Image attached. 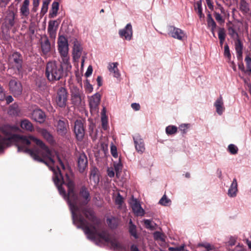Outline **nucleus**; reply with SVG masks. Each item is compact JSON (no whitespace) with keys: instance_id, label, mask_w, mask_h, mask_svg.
<instances>
[{"instance_id":"1","label":"nucleus","mask_w":251,"mask_h":251,"mask_svg":"<svg viewBox=\"0 0 251 251\" xmlns=\"http://www.w3.org/2000/svg\"><path fill=\"white\" fill-rule=\"evenodd\" d=\"M52 179L60 194L67 200L74 224L78 228L81 229L79 226L78 222L79 218L81 217L85 219L89 223H91L84 212V209H90L95 212L92 208L85 207L91 199L88 189L85 186H82L77 195L75 191L74 182L70 178L68 174H66L65 177H63L58 168L57 172H54Z\"/></svg>"},{"instance_id":"2","label":"nucleus","mask_w":251,"mask_h":251,"mask_svg":"<svg viewBox=\"0 0 251 251\" xmlns=\"http://www.w3.org/2000/svg\"><path fill=\"white\" fill-rule=\"evenodd\" d=\"M19 130V127L14 125L6 124L0 127V153L10 146L12 142L19 139L21 140L24 145L26 146L30 145L31 141H32L38 146V148L30 149L20 145L18 147V151L29 153L35 160L43 163L47 166L54 163L51 151L42 141L33 136H20L17 134Z\"/></svg>"},{"instance_id":"3","label":"nucleus","mask_w":251,"mask_h":251,"mask_svg":"<svg viewBox=\"0 0 251 251\" xmlns=\"http://www.w3.org/2000/svg\"><path fill=\"white\" fill-rule=\"evenodd\" d=\"M84 214L90 221L89 223L82 217L79 218V226L83 230L87 238L93 241L101 239L105 242L109 243L114 250H121L124 249L123 245L116 239L112 238L108 232L101 228V221L97 217L95 212L90 209H84Z\"/></svg>"},{"instance_id":"4","label":"nucleus","mask_w":251,"mask_h":251,"mask_svg":"<svg viewBox=\"0 0 251 251\" xmlns=\"http://www.w3.org/2000/svg\"><path fill=\"white\" fill-rule=\"evenodd\" d=\"M45 75L50 81L59 80L63 75L61 64L55 61L49 62L46 65Z\"/></svg>"},{"instance_id":"5","label":"nucleus","mask_w":251,"mask_h":251,"mask_svg":"<svg viewBox=\"0 0 251 251\" xmlns=\"http://www.w3.org/2000/svg\"><path fill=\"white\" fill-rule=\"evenodd\" d=\"M71 102L75 106L80 107L85 103V95L81 89L76 86L70 87Z\"/></svg>"},{"instance_id":"6","label":"nucleus","mask_w":251,"mask_h":251,"mask_svg":"<svg viewBox=\"0 0 251 251\" xmlns=\"http://www.w3.org/2000/svg\"><path fill=\"white\" fill-rule=\"evenodd\" d=\"M23 58L22 54L17 52H14L8 57V65L9 67L16 71L18 74L22 75L23 69Z\"/></svg>"},{"instance_id":"7","label":"nucleus","mask_w":251,"mask_h":251,"mask_svg":"<svg viewBox=\"0 0 251 251\" xmlns=\"http://www.w3.org/2000/svg\"><path fill=\"white\" fill-rule=\"evenodd\" d=\"M68 97L67 90L64 87H59L56 90L55 102L56 105L60 108H65L67 105Z\"/></svg>"},{"instance_id":"8","label":"nucleus","mask_w":251,"mask_h":251,"mask_svg":"<svg viewBox=\"0 0 251 251\" xmlns=\"http://www.w3.org/2000/svg\"><path fill=\"white\" fill-rule=\"evenodd\" d=\"M9 87L10 92L14 97L20 96L22 93V85L16 77H13L10 80Z\"/></svg>"},{"instance_id":"9","label":"nucleus","mask_w":251,"mask_h":251,"mask_svg":"<svg viewBox=\"0 0 251 251\" xmlns=\"http://www.w3.org/2000/svg\"><path fill=\"white\" fill-rule=\"evenodd\" d=\"M40 45V53L42 56H47L51 51V47L48 37L44 35L41 36L39 40Z\"/></svg>"},{"instance_id":"10","label":"nucleus","mask_w":251,"mask_h":251,"mask_svg":"<svg viewBox=\"0 0 251 251\" xmlns=\"http://www.w3.org/2000/svg\"><path fill=\"white\" fill-rule=\"evenodd\" d=\"M74 131L76 139L79 141H82L85 135V128L83 122L77 120L74 123Z\"/></svg>"},{"instance_id":"11","label":"nucleus","mask_w":251,"mask_h":251,"mask_svg":"<svg viewBox=\"0 0 251 251\" xmlns=\"http://www.w3.org/2000/svg\"><path fill=\"white\" fill-rule=\"evenodd\" d=\"M58 50L60 54H68L69 44L68 39L64 35H59L57 41Z\"/></svg>"},{"instance_id":"12","label":"nucleus","mask_w":251,"mask_h":251,"mask_svg":"<svg viewBox=\"0 0 251 251\" xmlns=\"http://www.w3.org/2000/svg\"><path fill=\"white\" fill-rule=\"evenodd\" d=\"M77 166L79 172L83 173L88 166V159L84 153H79L77 156Z\"/></svg>"},{"instance_id":"13","label":"nucleus","mask_w":251,"mask_h":251,"mask_svg":"<svg viewBox=\"0 0 251 251\" xmlns=\"http://www.w3.org/2000/svg\"><path fill=\"white\" fill-rule=\"evenodd\" d=\"M168 34L173 38L182 40L185 36L184 32L180 28L174 26L168 27Z\"/></svg>"},{"instance_id":"14","label":"nucleus","mask_w":251,"mask_h":251,"mask_svg":"<svg viewBox=\"0 0 251 251\" xmlns=\"http://www.w3.org/2000/svg\"><path fill=\"white\" fill-rule=\"evenodd\" d=\"M134 143L136 151L141 154L143 153L145 150V144L143 139L141 138L139 134H137L133 137Z\"/></svg>"},{"instance_id":"15","label":"nucleus","mask_w":251,"mask_h":251,"mask_svg":"<svg viewBox=\"0 0 251 251\" xmlns=\"http://www.w3.org/2000/svg\"><path fill=\"white\" fill-rule=\"evenodd\" d=\"M68 127L69 125L67 121L59 120L57 122L56 126L57 132L59 135L65 136L67 133Z\"/></svg>"},{"instance_id":"16","label":"nucleus","mask_w":251,"mask_h":251,"mask_svg":"<svg viewBox=\"0 0 251 251\" xmlns=\"http://www.w3.org/2000/svg\"><path fill=\"white\" fill-rule=\"evenodd\" d=\"M119 33L121 37L127 40H130L132 36L131 25L130 23L127 24L125 28L120 30Z\"/></svg>"},{"instance_id":"17","label":"nucleus","mask_w":251,"mask_h":251,"mask_svg":"<svg viewBox=\"0 0 251 251\" xmlns=\"http://www.w3.org/2000/svg\"><path fill=\"white\" fill-rule=\"evenodd\" d=\"M31 117L32 119L40 124L43 123L46 119L45 113L40 109L34 110Z\"/></svg>"},{"instance_id":"18","label":"nucleus","mask_w":251,"mask_h":251,"mask_svg":"<svg viewBox=\"0 0 251 251\" xmlns=\"http://www.w3.org/2000/svg\"><path fill=\"white\" fill-rule=\"evenodd\" d=\"M29 0H24L20 9V13L22 18H27L29 14Z\"/></svg>"},{"instance_id":"19","label":"nucleus","mask_w":251,"mask_h":251,"mask_svg":"<svg viewBox=\"0 0 251 251\" xmlns=\"http://www.w3.org/2000/svg\"><path fill=\"white\" fill-rule=\"evenodd\" d=\"M235 48L236 51L237 57L239 60L242 59L243 45L239 38L235 41Z\"/></svg>"},{"instance_id":"20","label":"nucleus","mask_w":251,"mask_h":251,"mask_svg":"<svg viewBox=\"0 0 251 251\" xmlns=\"http://www.w3.org/2000/svg\"><path fill=\"white\" fill-rule=\"evenodd\" d=\"M100 95L99 93L94 95L89 100V105L91 108H96L100 104Z\"/></svg>"},{"instance_id":"21","label":"nucleus","mask_w":251,"mask_h":251,"mask_svg":"<svg viewBox=\"0 0 251 251\" xmlns=\"http://www.w3.org/2000/svg\"><path fill=\"white\" fill-rule=\"evenodd\" d=\"M237 190V181L236 179L234 178L228 189V195L230 197H235Z\"/></svg>"},{"instance_id":"22","label":"nucleus","mask_w":251,"mask_h":251,"mask_svg":"<svg viewBox=\"0 0 251 251\" xmlns=\"http://www.w3.org/2000/svg\"><path fill=\"white\" fill-rule=\"evenodd\" d=\"M214 105L216 108V112L217 113L221 115L225 110L223 106V102L222 97L220 96L215 101Z\"/></svg>"},{"instance_id":"23","label":"nucleus","mask_w":251,"mask_h":251,"mask_svg":"<svg viewBox=\"0 0 251 251\" xmlns=\"http://www.w3.org/2000/svg\"><path fill=\"white\" fill-rule=\"evenodd\" d=\"M90 179L92 180L95 184L99 182V170L96 167H93L90 172Z\"/></svg>"},{"instance_id":"24","label":"nucleus","mask_w":251,"mask_h":251,"mask_svg":"<svg viewBox=\"0 0 251 251\" xmlns=\"http://www.w3.org/2000/svg\"><path fill=\"white\" fill-rule=\"evenodd\" d=\"M118 63L117 62L112 63L109 64L108 70L110 72L113 74V76L115 77H119L120 75L119 70L118 69Z\"/></svg>"},{"instance_id":"25","label":"nucleus","mask_w":251,"mask_h":251,"mask_svg":"<svg viewBox=\"0 0 251 251\" xmlns=\"http://www.w3.org/2000/svg\"><path fill=\"white\" fill-rule=\"evenodd\" d=\"M239 6L240 11L243 14H246L250 11L249 4L246 0H240Z\"/></svg>"},{"instance_id":"26","label":"nucleus","mask_w":251,"mask_h":251,"mask_svg":"<svg viewBox=\"0 0 251 251\" xmlns=\"http://www.w3.org/2000/svg\"><path fill=\"white\" fill-rule=\"evenodd\" d=\"M132 209L134 213L137 215H142L144 213V210L142 208L140 203L137 201H135L132 204Z\"/></svg>"},{"instance_id":"27","label":"nucleus","mask_w":251,"mask_h":251,"mask_svg":"<svg viewBox=\"0 0 251 251\" xmlns=\"http://www.w3.org/2000/svg\"><path fill=\"white\" fill-rule=\"evenodd\" d=\"M107 224L109 228L111 229L116 228L119 225V220L118 218L112 217L106 219Z\"/></svg>"},{"instance_id":"28","label":"nucleus","mask_w":251,"mask_h":251,"mask_svg":"<svg viewBox=\"0 0 251 251\" xmlns=\"http://www.w3.org/2000/svg\"><path fill=\"white\" fill-rule=\"evenodd\" d=\"M59 3L57 1H54L52 3L51 9L49 15V18H53L56 16L59 9Z\"/></svg>"},{"instance_id":"29","label":"nucleus","mask_w":251,"mask_h":251,"mask_svg":"<svg viewBox=\"0 0 251 251\" xmlns=\"http://www.w3.org/2000/svg\"><path fill=\"white\" fill-rule=\"evenodd\" d=\"M194 8L195 11L197 12L198 14L199 18L200 19L204 18V15L202 13V4L201 0L197 1L194 6Z\"/></svg>"},{"instance_id":"30","label":"nucleus","mask_w":251,"mask_h":251,"mask_svg":"<svg viewBox=\"0 0 251 251\" xmlns=\"http://www.w3.org/2000/svg\"><path fill=\"white\" fill-rule=\"evenodd\" d=\"M21 127L24 129L30 131H31L34 129L32 123L27 119H24L21 121Z\"/></svg>"},{"instance_id":"31","label":"nucleus","mask_w":251,"mask_h":251,"mask_svg":"<svg viewBox=\"0 0 251 251\" xmlns=\"http://www.w3.org/2000/svg\"><path fill=\"white\" fill-rule=\"evenodd\" d=\"M129 232L135 238L137 239L138 238L136 226L133 224L131 219H130L129 222Z\"/></svg>"},{"instance_id":"32","label":"nucleus","mask_w":251,"mask_h":251,"mask_svg":"<svg viewBox=\"0 0 251 251\" xmlns=\"http://www.w3.org/2000/svg\"><path fill=\"white\" fill-rule=\"evenodd\" d=\"M228 33L231 37L234 39L239 38V35L233 25L228 26Z\"/></svg>"},{"instance_id":"33","label":"nucleus","mask_w":251,"mask_h":251,"mask_svg":"<svg viewBox=\"0 0 251 251\" xmlns=\"http://www.w3.org/2000/svg\"><path fill=\"white\" fill-rule=\"evenodd\" d=\"M42 135L44 138L46 139L49 142L52 143L53 141L52 136L48 132L46 129H43L41 130Z\"/></svg>"},{"instance_id":"34","label":"nucleus","mask_w":251,"mask_h":251,"mask_svg":"<svg viewBox=\"0 0 251 251\" xmlns=\"http://www.w3.org/2000/svg\"><path fill=\"white\" fill-rule=\"evenodd\" d=\"M245 61L246 64L245 73L250 75L251 74V58L249 55H247L245 57Z\"/></svg>"},{"instance_id":"35","label":"nucleus","mask_w":251,"mask_h":251,"mask_svg":"<svg viewBox=\"0 0 251 251\" xmlns=\"http://www.w3.org/2000/svg\"><path fill=\"white\" fill-rule=\"evenodd\" d=\"M50 1L51 0H43L41 11V14L44 15L47 12L48 9V5Z\"/></svg>"},{"instance_id":"36","label":"nucleus","mask_w":251,"mask_h":251,"mask_svg":"<svg viewBox=\"0 0 251 251\" xmlns=\"http://www.w3.org/2000/svg\"><path fill=\"white\" fill-rule=\"evenodd\" d=\"M177 131V127L175 126H169L166 128V132L168 135H173Z\"/></svg>"},{"instance_id":"37","label":"nucleus","mask_w":251,"mask_h":251,"mask_svg":"<svg viewBox=\"0 0 251 251\" xmlns=\"http://www.w3.org/2000/svg\"><path fill=\"white\" fill-rule=\"evenodd\" d=\"M198 247L204 248V249L202 251H215V249L213 246L209 243H199Z\"/></svg>"},{"instance_id":"38","label":"nucleus","mask_w":251,"mask_h":251,"mask_svg":"<svg viewBox=\"0 0 251 251\" xmlns=\"http://www.w3.org/2000/svg\"><path fill=\"white\" fill-rule=\"evenodd\" d=\"M171 203V201L168 199L166 195H164L159 201V203L163 206H168Z\"/></svg>"},{"instance_id":"39","label":"nucleus","mask_w":251,"mask_h":251,"mask_svg":"<svg viewBox=\"0 0 251 251\" xmlns=\"http://www.w3.org/2000/svg\"><path fill=\"white\" fill-rule=\"evenodd\" d=\"M59 23L57 20L50 21L48 30H57Z\"/></svg>"},{"instance_id":"40","label":"nucleus","mask_w":251,"mask_h":251,"mask_svg":"<svg viewBox=\"0 0 251 251\" xmlns=\"http://www.w3.org/2000/svg\"><path fill=\"white\" fill-rule=\"evenodd\" d=\"M207 25L209 27H216L217 25L213 20V19L212 17V16L210 14H208L207 15Z\"/></svg>"},{"instance_id":"41","label":"nucleus","mask_w":251,"mask_h":251,"mask_svg":"<svg viewBox=\"0 0 251 251\" xmlns=\"http://www.w3.org/2000/svg\"><path fill=\"white\" fill-rule=\"evenodd\" d=\"M18 105L14 103L12 105L10 106L8 113L10 115H16L19 112V109Z\"/></svg>"},{"instance_id":"42","label":"nucleus","mask_w":251,"mask_h":251,"mask_svg":"<svg viewBox=\"0 0 251 251\" xmlns=\"http://www.w3.org/2000/svg\"><path fill=\"white\" fill-rule=\"evenodd\" d=\"M7 24L8 26L12 27L15 25V15L12 13L7 17L6 19Z\"/></svg>"},{"instance_id":"43","label":"nucleus","mask_w":251,"mask_h":251,"mask_svg":"<svg viewBox=\"0 0 251 251\" xmlns=\"http://www.w3.org/2000/svg\"><path fill=\"white\" fill-rule=\"evenodd\" d=\"M224 56L227 58L228 61H230L231 55L230 52L229 47L227 44L224 47Z\"/></svg>"},{"instance_id":"44","label":"nucleus","mask_w":251,"mask_h":251,"mask_svg":"<svg viewBox=\"0 0 251 251\" xmlns=\"http://www.w3.org/2000/svg\"><path fill=\"white\" fill-rule=\"evenodd\" d=\"M228 150L230 153L232 154L237 153L238 151V148L233 144H230L228 145Z\"/></svg>"},{"instance_id":"45","label":"nucleus","mask_w":251,"mask_h":251,"mask_svg":"<svg viewBox=\"0 0 251 251\" xmlns=\"http://www.w3.org/2000/svg\"><path fill=\"white\" fill-rule=\"evenodd\" d=\"M226 34L225 30L224 28L219 27L218 31V37L219 40H225L226 38Z\"/></svg>"},{"instance_id":"46","label":"nucleus","mask_w":251,"mask_h":251,"mask_svg":"<svg viewBox=\"0 0 251 251\" xmlns=\"http://www.w3.org/2000/svg\"><path fill=\"white\" fill-rule=\"evenodd\" d=\"M74 54L75 56H76V57H79L81 55L80 47L76 44L74 45Z\"/></svg>"},{"instance_id":"47","label":"nucleus","mask_w":251,"mask_h":251,"mask_svg":"<svg viewBox=\"0 0 251 251\" xmlns=\"http://www.w3.org/2000/svg\"><path fill=\"white\" fill-rule=\"evenodd\" d=\"M214 17L216 20L219 23H224L225 22V20L223 19V17L218 13L215 12L214 13Z\"/></svg>"},{"instance_id":"48","label":"nucleus","mask_w":251,"mask_h":251,"mask_svg":"<svg viewBox=\"0 0 251 251\" xmlns=\"http://www.w3.org/2000/svg\"><path fill=\"white\" fill-rule=\"evenodd\" d=\"M110 152L112 154V155L114 158H117L118 157V153H117V147L114 145H112L110 147Z\"/></svg>"},{"instance_id":"49","label":"nucleus","mask_w":251,"mask_h":251,"mask_svg":"<svg viewBox=\"0 0 251 251\" xmlns=\"http://www.w3.org/2000/svg\"><path fill=\"white\" fill-rule=\"evenodd\" d=\"M115 203L120 206H121L123 203V198L120 194H118L115 199Z\"/></svg>"},{"instance_id":"50","label":"nucleus","mask_w":251,"mask_h":251,"mask_svg":"<svg viewBox=\"0 0 251 251\" xmlns=\"http://www.w3.org/2000/svg\"><path fill=\"white\" fill-rule=\"evenodd\" d=\"M189 126L188 124H182L179 126V129L183 134H184L186 133L187 130L189 128Z\"/></svg>"},{"instance_id":"51","label":"nucleus","mask_w":251,"mask_h":251,"mask_svg":"<svg viewBox=\"0 0 251 251\" xmlns=\"http://www.w3.org/2000/svg\"><path fill=\"white\" fill-rule=\"evenodd\" d=\"M153 236L155 240L160 239L161 241L164 240L162 237L163 234L159 231H155L153 234Z\"/></svg>"},{"instance_id":"52","label":"nucleus","mask_w":251,"mask_h":251,"mask_svg":"<svg viewBox=\"0 0 251 251\" xmlns=\"http://www.w3.org/2000/svg\"><path fill=\"white\" fill-rule=\"evenodd\" d=\"M144 223H145L147 228H150L151 229H154V227L151 225V222L150 220H145L144 221Z\"/></svg>"},{"instance_id":"53","label":"nucleus","mask_w":251,"mask_h":251,"mask_svg":"<svg viewBox=\"0 0 251 251\" xmlns=\"http://www.w3.org/2000/svg\"><path fill=\"white\" fill-rule=\"evenodd\" d=\"M57 30H48V33L51 38L54 39L56 36Z\"/></svg>"},{"instance_id":"54","label":"nucleus","mask_w":251,"mask_h":251,"mask_svg":"<svg viewBox=\"0 0 251 251\" xmlns=\"http://www.w3.org/2000/svg\"><path fill=\"white\" fill-rule=\"evenodd\" d=\"M92 72H93V68L91 66H89L88 67L87 70L85 74V75L87 77L90 76L92 75Z\"/></svg>"},{"instance_id":"55","label":"nucleus","mask_w":251,"mask_h":251,"mask_svg":"<svg viewBox=\"0 0 251 251\" xmlns=\"http://www.w3.org/2000/svg\"><path fill=\"white\" fill-rule=\"evenodd\" d=\"M60 55L62 59L63 62L65 64H67L69 62V57L68 56V54H66L65 55L60 54Z\"/></svg>"},{"instance_id":"56","label":"nucleus","mask_w":251,"mask_h":251,"mask_svg":"<svg viewBox=\"0 0 251 251\" xmlns=\"http://www.w3.org/2000/svg\"><path fill=\"white\" fill-rule=\"evenodd\" d=\"M131 106L135 111L139 110L140 109V105L137 103H132Z\"/></svg>"},{"instance_id":"57","label":"nucleus","mask_w":251,"mask_h":251,"mask_svg":"<svg viewBox=\"0 0 251 251\" xmlns=\"http://www.w3.org/2000/svg\"><path fill=\"white\" fill-rule=\"evenodd\" d=\"M5 99V93L3 91V89L0 86V100H3Z\"/></svg>"},{"instance_id":"58","label":"nucleus","mask_w":251,"mask_h":251,"mask_svg":"<svg viewBox=\"0 0 251 251\" xmlns=\"http://www.w3.org/2000/svg\"><path fill=\"white\" fill-rule=\"evenodd\" d=\"M206 2L209 9H212L213 8V2L212 0H206Z\"/></svg>"},{"instance_id":"59","label":"nucleus","mask_w":251,"mask_h":251,"mask_svg":"<svg viewBox=\"0 0 251 251\" xmlns=\"http://www.w3.org/2000/svg\"><path fill=\"white\" fill-rule=\"evenodd\" d=\"M115 169L117 173L122 169V165L121 162H119L116 166H115Z\"/></svg>"},{"instance_id":"60","label":"nucleus","mask_w":251,"mask_h":251,"mask_svg":"<svg viewBox=\"0 0 251 251\" xmlns=\"http://www.w3.org/2000/svg\"><path fill=\"white\" fill-rule=\"evenodd\" d=\"M85 89H86V90L87 91H88L89 93H91L92 92L93 88L92 85L91 84H90V83H88L86 86Z\"/></svg>"},{"instance_id":"61","label":"nucleus","mask_w":251,"mask_h":251,"mask_svg":"<svg viewBox=\"0 0 251 251\" xmlns=\"http://www.w3.org/2000/svg\"><path fill=\"white\" fill-rule=\"evenodd\" d=\"M107 174L110 177H113L114 176L115 173L113 170H110L108 169L107 171Z\"/></svg>"},{"instance_id":"62","label":"nucleus","mask_w":251,"mask_h":251,"mask_svg":"<svg viewBox=\"0 0 251 251\" xmlns=\"http://www.w3.org/2000/svg\"><path fill=\"white\" fill-rule=\"evenodd\" d=\"M6 101L7 104L12 102L13 101V99L11 96H8L6 98Z\"/></svg>"},{"instance_id":"63","label":"nucleus","mask_w":251,"mask_h":251,"mask_svg":"<svg viewBox=\"0 0 251 251\" xmlns=\"http://www.w3.org/2000/svg\"><path fill=\"white\" fill-rule=\"evenodd\" d=\"M97 81L98 82V85L99 86H101L102 85V78L100 76H98L97 78Z\"/></svg>"},{"instance_id":"64","label":"nucleus","mask_w":251,"mask_h":251,"mask_svg":"<svg viewBox=\"0 0 251 251\" xmlns=\"http://www.w3.org/2000/svg\"><path fill=\"white\" fill-rule=\"evenodd\" d=\"M131 251H140L137 247L135 245H132L130 247Z\"/></svg>"}]
</instances>
